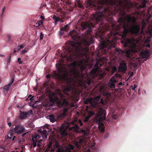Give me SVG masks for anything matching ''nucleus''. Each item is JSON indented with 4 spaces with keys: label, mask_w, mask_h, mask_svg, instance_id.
Masks as SVG:
<instances>
[{
    "label": "nucleus",
    "mask_w": 152,
    "mask_h": 152,
    "mask_svg": "<svg viewBox=\"0 0 152 152\" xmlns=\"http://www.w3.org/2000/svg\"><path fill=\"white\" fill-rule=\"evenodd\" d=\"M75 146L77 148L80 149V146L79 142L76 141L75 143Z\"/></svg>",
    "instance_id": "24"
},
{
    "label": "nucleus",
    "mask_w": 152,
    "mask_h": 152,
    "mask_svg": "<svg viewBox=\"0 0 152 152\" xmlns=\"http://www.w3.org/2000/svg\"><path fill=\"white\" fill-rule=\"evenodd\" d=\"M111 72L112 74H113L114 72L117 71V69L116 67L114 66H111Z\"/></svg>",
    "instance_id": "20"
},
{
    "label": "nucleus",
    "mask_w": 152,
    "mask_h": 152,
    "mask_svg": "<svg viewBox=\"0 0 152 152\" xmlns=\"http://www.w3.org/2000/svg\"><path fill=\"white\" fill-rule=\"evenodd\" d=\"M43 23V21L42 20L39 21L38 22L36 23V26L38 27L42 25Z\"/></svg>",
    "instance_id": "25"
},
{
    "label": "nucleus",
    "mask_w": 152,
    "mask_h": 152,
    "mask_svg": "<svg viewBox=\"0 0 152 152\" xmlns=\"http://www.w3.org/2000/svg\"><path fill=\"white\" fill-rule=\"evenodd\" d=\"M84 103L86 104H90L91 106L92 107L95 108L97 107V103L95 102H93V99L92 98H86L84 101Z\"/></svg>",
    "instance_id": "8"
},
{
    "label": "nucleus",
    "mask_w": 152,
    "mask_h": 152,
    "mask_svg": "<svg viewBox=\"0 0 152 152\" xmlns=\"http://www.w3.org/2000/svg\"><path fill=\"white\" fill-rule=\"evenodd\" d=\"M71 23L68 24L66 25L64 27L62 28L60 31V34L61 35L64 34V31H67L69 30V25Z\"/></svg>",
    "instance_id": "14"
},
{
    "label": "nucleus",
    "mask_w": 152,
    "mask_h": 152,
    "mask_svg": "<svg viewBox=\"0 0 152 152\" xmlns=\"http://www.w3.org/2000/svg\"><path fill=\"white\" fill-rule=\"evenodd\" d=\"M117 82V80L114 77H112L109 80L108 86L112 88H114L115 87V84Z\"/></svg>",
    "instance_id": "10"
},
{
    "label": "nucleus",
    "mask_w": 152,
    "mask_h": 152,
    "mask_svg": "<svg viewBox=\"0 0 152 152\" xmlns=\"http://www.w3.org/2000/svg\"><path fill=\"white\" fill-rule=\"evenodd\" d=\"M16 52V50H14V53H15Z\"/></svg>",
    "instance_id": "62"
},
{
    "label": "nucleus",
    "mask_w": 152,
    "mask_h": 152,
    "mask_svg": "<svg viewBox=\"0 0 152 152\" xmlns=\"http://www.w3.org/2000/svg\"><path fill=\"white\" fill-rule=\"evenodd\" d=\"M99 130L102 133L104 132L105 131L104 127H101V128H99Z\"/></svg>",
    "instance_id": "30"
},
{
    "label": "nucleus",
    "mask_w": 152,
    "mask_h": 152,
    "mask_svg": "<svg viewBox=\"0 0 152 152\" xmlns=\"http://www.w3.org/2000/svg\"><path fill=\"white\" fill-rule=\"evenodd\" d=\"M20 48H18L17 49V50L18 51H19V50H20Z\"/></svg>",
    "instance_id": "58"
},
{
    "label": "nucleus",
    "mask_w": 152,
    "mask_h": 152,
    "mask_svg": "<svg viewBox=\"0 0 152 152\" xmlns=\"http://www.w3.org/2000/svg\"><path fill=\"white\" fill-rule=\"evenodd\" d=\"M135 63V62L134 61H133L132 62V64H134Z\"/></svg>",
    "instance_id": "60"
},
{
    "label": "nucleus",
    "mask_w": 152,
    "mask_h": 152,
    "mask_svg": "<svg viewBox=\"0 0 152 152\" xmlns=\"http://www.w3.org/2000/svg\"><path fill=\"white\" fill-rule=\"evenodd\" d=\"M34 96H33L31 97V98H30L29 99L30 100H32L34 99Z\"/></svg>",
    "instance_id": "46"
},
{
    "label": "nucleus",
    "mask_w": 152,
    "mask_h": 152,
    "mask_svg": "<svg viewBox=\"0 0 152 152\" xmlns=\"http://www.w3.org/2000/svg\"><path fill=\"white\" fill-rule=\"evenodd\" d=\"M140 53L143 58H148V57L149 56V54L147 50L144 51H142L140 52Z\"/></svg>",
    "instance_id": "17"
},
{
    "label": "nucleus",
    "mask_w": 152,
    "mask_h": 152,
    "mask_svg": "<svg viewBox=\"0 0 152 152\" xmlns=\"http://www.w3.org/2000/svg\"><path fill=\"white\" fill-rule=\"evenodd\" d=\"M7 38H8V41L9 42H10L12 41V40L11 39V36L10 35H8L7 36Z\"/></svg>",
    "instance_id": "33"
},
{
    "label": "nucleus",
    "mask_w": 152,
    "mask_h": 152,
    "mask_svg": "<svg viewBox=\"0 0 152 152\" xmlns=\"http://www.w3.org/2000/svg\"><path fill=\"white\" fill-rule=\"evenodd\" d=\"M14 78H12L11 80L10 81V83L7 85L5 86L4 87V89L7 91L10 90V87L12 84L14 82Z\"/></svg>",
    "instance_id": "16"
},
{
    "label": "nucleus",
    "mask_w": 152,
    "mask_h": 152,
    "mask_svg": "<svg viewBox=\"0 0 152 152\" xmlns=\"http://www.w3.org/2000/svg\"><path fill=\"white\" fill-rule=\"evenodd\" d=\"M20 152H23V151H20Z\"/></svg>",
    "instance_id": "64"
},
{
    "label": "nucleus",
    "mask_w": 152,
    "mask_h": 152,
    "mask_svg": "<svg viewBox=\"0 0 152 152\" xmlns=\"http://www.w3.org/2000/svg\"><path fill=\"white\" fill-rule=\"evenodd\" d=\"M123 83L122 82H120L117 84V87H119L121 86H123Z\"/></svg>",
    "instance_id": "31"
},
{
    "label": "nucleus",
    "mask_w": 152,
    "mask_h": 152,
    "mask_svg": "<svg viewBox=\"0 0 152 152\" xmlns=\"http://www.w3.org/2000/svg\"><path fill=\"white\" fill-rule=\"evenodd\" d=\"M127 64L124 60L122 61L120 63L119 66L118 68V71L119 72L124 74L127 70Z\"/></svg>",
    "instance_id": "6"
},
{
    "label": "nucleus",
    "mask_w": 152,
    "mask_h": 152,
    "mask_svg": "<svg viewBox=\"0 0 152 152\" xmlns=\"http://www.w3.org/2000/svg\"><path fill=\"white\" fill-rule=\"evenodd\" d=\"M41 137V136L39 134L35 135L34 137H33L32 139H34L35 140H37V139L40 138Z\"/></svg>",
    "instance_id": "22"
},
{
    "label": "nucleus",
    "mask_w": 152,
    "mask_h": 152,
    "mask_svg": "<svg viewBox=\"0 0 152 152\" xmlns=\"http://www.w3.org/2000/svg\"><path fill=\"white\" fill-rule=\"evenodd\" d=\"M133 52V51L132 49L124 50H122L121 49L117 48L114 49L113 52V54L117 56L121 53H122L124 55L127 59H130V60L131 59Z\"/></svg>",
    "instance_id": "4"
},
{
    "label": "nucleus",
    "mask_w": 152,
    "mask_h": 152,
    "mask_svg": "<svg viewBox=\"0 0 152 152\" xmlns=\"http://www.w3.org/2000/svg\"><path fill=\"white\" fill-rule=\"evenodd\" d=\"M8 124L9 127H10L11 125V123L10 122H9L8 123Z\"/></svg>",
    "instance_id": "45"
},
{
    "label": "nucleus",
    "mask_w": 152,
    "mask_h": 152,
    "mask_svg": "<svg viewBox=\"0 0 152 152\" xmlns=\"http://www.w3.org/2000/svg\"><path fill=\"white\" fill-rule=\"evenodd\" d=\"M137 86L135 84L134 85V88H135L137 87Z\"/></svg>",
    "instance_id": "56"
},
{
    "label": "nucleus",
    "mask_w": 152,
    "mask_h": 152,
    "mask_svg": "<svg viewBox=\"0 0 152 152\" xmlns=\"http://www.w3.org/2000/svg\"><path fill=\"white\" fill-rule=\"evenodd\" d=\"M78 123L79 125L81 126L83 125V123H82V122L80 119H79L78 121Z\"/></svg>",
    "instance_id": "32"
},
{
    "label": "nucleus",
    "mask_w": 152,
    "mask_h": 152,
    "mask_svg": "<svg viewBox=\"0 0 152 152\" xmlns=\"http://www.w3.org/2000/svg\"><path fill=\"white\" fill-rule=\"evenodd\" d=\"M46 77L47 78H50V76L49 75H47Z\"/></svg>",
    "instance_id": "50"
},
{
    "label": "nucleus",
    "mask_w": 152,
    "mask_h": 152,
    "mask_svg": "<svg viewBox=\"0 0 152 152\" xmlns=\"http://www.w3.org/2000/svg\"><path fill=\"white\" fill-rule=\"evenodd\" d=\"M132 90H135V88H134V87H133V86H132Z\"/></svg>",
    "instance_id": "61"
},
{
    "label": "nucleus",
    "mask_w": 152,
    "mask_h": 152,
    "mask_svg": "<svg viewBox=\"0 0 152 152\" xmlns=\"http://www.w3.org/2000/svg\"><path fill=\"white\" fill-rule=\"evenodd\" d=\"M89 114L91 116L93 115L94 114V113L92 112H89Z\"/></svg>",
    "instance_id": "39"
},
{
    "label": "nucleus",
    "mask_w": 152,
    "mask_h": 152,
    "mask_svg": "<svg viewBox=\"0 0 152 152\" xmlns=\"http://www.w3.org/2000/svg\"><path fill=\"white\" fill-rule=\"evenodd\" d=\"M5 6H4L2 9V15H3V12H4L5 10Z\"/></svg>",
    "instance_id": "40"
},
{
    "label": "nucleus",
    "mask_w": 152,
    "mask_h": 152,
    "mask_svg": "<svg viewBox=\"0 0 152 152\" xmlns=\"http://www.w3.org/2000/svg\"><path fill=\"white\" fill-rule=\"evenodd\" d=\"M15 132L17 134L23 133L25 131V128L23 126L18 125L16 126L14 128Z\"/></svg>",
    "instance_id": "7"
},
{
    "label": "nucleus",
    "mask_w": 152,
    "mask_h": 152,
    "mask_svg": "<svg viewBox=\"0 0 152 152\" xmlns=\"http://www.w3.org/2000/svg\"><path fill=\"white\" fill-rule=\"evenodd\" d=\"M26 50H23L22 51V54H24L25 53H26Z\"/></svg>",
    "instance_id": "43"
},
{
    "label": "nucleus",
    "mask_w": 152,
    "mask_h": 152,
    "mask_svg": "<svg viewBox=\"0 0 152 152\" xmlns=\"http://www.w3.org/2000/svg\"><path fill=\"white\" fill-rule=\"evenodd\" d=\"M15 137H16V136H14V137L12 139V141H13L14 140L15 138Z\"/></svg>",
    "instance_id": "51"
},
{
    "label": "nucleus",
    "mask_w": 152,
    "mask_h": 152,
    "mask_svg": "<svg viewBox=\"0 0 152 152\" xmlns=\"http://www.w3.org/2000/svg\"><path fill=\"white\" fill-rule=\"evenodd\" d=\"M81 132L83 133L85 135H87V131L85 129H82L81 130Z\"/></svg>",
    "instance_id": "29"
},
{
    "label": "nucleus",
    "mask_w": 152,
    "mask_h": 152,
    "mask_svg": "<svg viewBox=\"0 0 152 152\" xmlns=\"http://www.w3.org/2000/svg\"><path fill=\"white\" fill-rule=\"evenodd\" d=\"M53 18L55 20V25L57 24V23L58 21H60L61 19L59 17H57L56 15H54L53 17Z\"/></svg>",
    "instance_id": "19"
},
{
    "label": "nucleus",
    "mask_w": 152,
    "mask_h": 152,
    "mask_svg": "<svg viewBox=\"0 0 152 152\" xmlns=\"http://www.w3.org/2000/svg\"><path fill=\"white\" fill-rule=\"evenodd\" d=\"M73 9L72 8H71L69 9V10L70 12H71L73 11Z\"/></svg>",
    "instance_id": "47"
},
{
    "label": "nucleus",
    "mask_w": 152,
    "mask_h": 152,
    "mask_svg": "<svg viewBox=\"0 0 152 152\" xmlns=\"http://www.w3.org/2000/svg\"><path fill=\"white\" fill-rule=\"evenodd\" d=\"M37 142H38V143H40L41 142V140H37Z\"/></svg>",
    "instance_id": "49"
},
{
    "label": "nucleus",
    "mask_w": 152,
    "mask_h": 152,
    "mask_svg": "<svg viewBox=\"0 0 152 152\" xmlns=\"http://www.w3.org/2000/svg\"><path fill=\"white\" fill-rule=\"evenodd\" d=\"M38 132L40 133V134L44 138L46 137L47 131L44 129H41L38 130Z\"/></svg>",
    "instance_id": "15"
},
{
    "label": "nucleus",
    "mask_w": 152,
    "mask_h": 152,
    "mask_svg": "<svg viewBox=\"0 0 152 152\" xmlns=\"http://www.w3.org/2000/svg\"><path fill=\"white\" fill-rule=\"evenodd\" d=\"M32 111L30 110L27 112H22L20 111V118L22 119L26 118L27 116H29L30 115L32 114Z\"/></svg>",
    "instance_id": "11"
},
{
    "label": "nucleus",
    "mask_w": 152,
    "mask_h": 152,
    "mask_svg": "<svg viewBox=\"0 0 152 152\" xmlns=\"http://www.w3.org/2000/svg\"><path fill=\"white\" fill-rule=\"evenodd\" d=\"M74 148V147L73 145L69 144L67 147V149L69 150H73Z\"/></svg>",
    "instance_id": "26"
},
{
    "label": "nucleus",
    "mask_w": 152,
    "mask_h": 152,
    "mask_svg": "<svg viewBox=\"0 0 152 152\" xmlns=\"http://www.w3.org/2000/svg\"><path fill=\"white\" fill-rule=\"evenodd\" d=\"M21 58H19L18 59V61L19 62L18 63L20 64H21L22 63V61H21Z\"/></svg>",
    "instance_id": "34"
},
{
    "label": "nucleus",
    "mask_w": 152,
    "mask_h": 152,
    "mask_svg": "<svg viewBox=\"0 0 152 152\" xmlns=\"http://www.w3.org/2000/svg\"><path fill=\"white\" fill-rule=\"evenodd\" d=\"M11 58V55H10L9 56V57H8V59L7 60V62L8 63H10Z\"/></svg>",
    "instance_id": "36"
},
{
    "label": "nucleus",
    "mask_w": 152,
    "mask_h": 152,
    "mask_svg": "<svg viewBox=\"0 0 152 152\" xmlns=\"http://www.w3.org/2000/svg\"><path fill=\"white\" fill-rule=\"evenodd\" d=\"M87 80L86 81V83H87L88 85H90L91 83V80L89 79H87Z\"/></svg>",
    "instance_id": "27"
},
{
    "label": "nucleus",
    "mask_w": 152,
    "mask_h": 152,
    "mask_svg": "<svg viewBox=\"0 0 152 152\" xmlns=\"http://www.w3.org/2000/svg\"><path fill=\"white\" fill-rule=\"evenodd\" d=\"M99 10L93 14L89 22L85 21L83 18L79 19L77 24L80 30L87 29L81 41L80 36L75 30L70 31V35L75 41H69L66 43V51L69 58L74 62L70 64L72 67L70 72L66 71L62 76L57 74L59 79L66 81L70 86L74 84L79 76V71L76 68L80 66L83 72L85 68L83 60L88 54V46L93 42V37L91 33V27L96 28V37L99 39L100 48L103 53L106 54L107 51L115 47V38L113 33L110 32L105 36L104 32L110 29L114 31L123 27L121 42L124 47H131L134 52L137 51V44L142 39V30L140 33V26L136 24L134 16L126 15V10L129 9H94Z\"/></svg>",
    "instance_id": "1"
},
{
    "label": "nucleus",
    "mask_w": 152,
    "mask_h": 152,
    "mask_svg": "<svg viewBox=\"0 0 152 152\" xmlns=\"http://www.w3.org/2000/svg\"><path fill=\"white\" fill-rule=\"evenodd\" d=\"M24 46H23V45H20L19 48H20V49H22L24 48Z\"/></svg>",
    "instance_id": "44"
},
{
    "label": "nucleus",
    "mask_w": 152,
    "mask_h": 152,
    "mask_svg": "<svg viewBox=\"0 0 152 152\" xmlns=\"http://www.w3.org/2000/svg\"><path fill=\"white\" fill-rule=\"evenodd\" d=\"M0 56L4 57V56L3 55H0Z\"/></svg>",
    "instance_id": "59"
},
{
    "label": "nucleus",
    "mask_w": 152,
    "mask_h": 152,
    "mask_svg": "<svg viewBox=\"0 0 152 152\" xmlns=\"http://www.w3.org/2000/svg\"><path fill=\"white\" fill-rule=\"evenodd\" d=\"M26 134V133H23V134L22 135H23V136L24 135H25Z\"/></svg>",
    "instance_id": "57"
},
{
    "label": "nucleus",
    "mask_w": 152,
    "mask_h": 152,
    "mask_svg": "<svg viewBox=\"0 0 152 152\" xmlns=\"http://www.w3.org/2000/svg\"><path fill=\"white\" fill-rule=\"evenodd\" d=\"M48 151L51 152H64L61 146L58 142H56L55 144L53 145V147L52 143L51 141L49 142L46 151Z\"/></svg>",
    "instance_id": "5"
},
{
    "label": "nucleus",
    "mask_w": 152,
    "mask_h": 152,
    "mask_svg": "<svg viewBox=\"0 0 152 152\" xmlns=\"http://www.w3.org/2000/svg\"><path fill=\"white\" fill-rule=\"evenodd\" d=\"M147 2L146 0H142L140 5L137 3H134V6L138 10L143 8L146 7V4Z\"/></svg>",
    "instance_id": "9"
},
{
    "label": "nucleus",
    "mask_w": 152,
    "mask_h": 152,
    "mask_svg": "<svg viewBox=\"0 0 152 152\" xmlns=\"http://www.w3.org/2000/svg\"><path fill=\"white\" fill-rule=\"evenodd\" d=\"M60 97L61 98V100L59 101V104L61 105V107H64L61 113L58 115V119L59 120L64 118L67 115V112L68 110L67 108H65L68 105V102L66 99L62 98L64 97V95L61 94Z\"/></svg>",
    "instance_id": "3"
},
{
    "label": "nucleus",
    "mask_w": 152,
    "mask_h": 152,
    "mask_svg": "<svg viewBox=\"0 0 152 152\" xmlns=\"http://www.w3.org/2000/svg\"><path fill=\"white\" fill-rule=\"evenodd\" d=\"M40 18L42 20H44L45 19V18L44 16H42V15H41L40 16Z\"/></svg>",
    "instance_id": "42"
},
{
    "label": "nucleus",
    "mask_w": 152,
    "mask_h": 152,
    "mask_svg": "<svg viewBox=\"0 0 152 152\" xmlns=\"http://www.w3.org/2000/svg\"><path fill=\"white\" fill-rule=\"evenodd\" d=\"M37 146L38 147H40V145L39 143H37Z\"/></svg>",
    "instance_id": "52"
},
{
    "label": "nucleus",
    "mask_w": 152,
    "mask_h": 152,
    "mask_svg": "<svg viewBox=\"0 0 152 152\" xmlns=\"http://www.w3.org/2000/svg\"><path fill=\"white\" fill-rule=\"evenodd\" d=\"M43 34H42V32H41L40 34V37H39V39L40 40H42L43 38Z\"/></svg>",
    "instance_id": "28"
},
{
    "label": "nucleus",
    "mask_w": 152,
    "mask_h": 152,
    "mask_svg": "<svg viewBox=\"0 0 152 152\" xmlns=\"http://www.w3.org/2000/svg\"><path fill=\"white\" fill-rule=\"evenodd\" d=\"M47 118L49 119L50 122L52 123H53L56 121V119L53 115H50L48 116Z\"/></svg>",
    "instance_id": "18"
},
{
    "label": "nucleus",
    "mask_w": 152,
    "mask_h": 152,
    "mask_svg": "<svg viewBox=\"0 0 152 152\" xmlns=\"http://www.w3.org/2000/svg\"><path fill=\"white\" fill-rule=\"evenodd\" d=\"M145 23H144V24H143V28H144L145 27Z\"/></svg>",
    "instance_id": "55"
},
{
    "label": "nucleus",
    "mask_w": 152,
    "mask_h": 152,
    "mask_svg": "<svg viewBox=\"0 0 152 152\" xmlns=\"http://www.w3.org/2000/svg\"><path fill=\"white\" fill-rule=\"evenodd\" d=\"M55 100L56 101H59V99L58 98H57L56 97L55 98Z\"/></svg>",
    "instance_id": "48"
},
{
    "label": "nucleus",
    "mask_w": 152,
    "mask_h": 152,
    "mask_svg": "<svg viewBox=\"0 0 152 152\" xmlns=\"http://www.w3.org/2000/svg\"><path fill=\"white\" fill-rule=\"evenodd\" d=\"M103 64H100L98 62H97L96 63L95 65V67L96 68V69H93L91 71L90 74H94L97 70V69L99 68V65L101 67H102Z\"/></svg>",
    "instance_id": "13"
},
{
    "label": "nucleus",
    "mask_w": 152,
    "mask_h": 152,
    "mask_svg": "<svg viewBox=\"0 0 152 152\" xmlns=\"http://www.w3.org/2000/svg\"><path fill=\"white\" fill-rule=\"evenodd\" d=\"M115 76L116 77L120 78L121 77V75L118 74H116L115 75Z\"/></svg>",
    "instance_id": "37"
},
{
    "label": "nucleus",
    "mask_w": 152,
    "mask_h": 152,
    "mask_svg": "<svg viewBox=\"0 0 152 152\" xmlns=\"http://www.w3.org/2000/svg\"><path fill=\"white\" fill-rule=\"evenodd\" d=\"M2 78L1 77H0V83H1L2 82Z\"/></svg>",
    "instance_id": "53"
},
{
    "label": "nucleus",
    "mask_w": 152,
    "mask_h": 152,
    "mask_svg": "<svg viewBox=\"0 0 152 152\" xmlns=\"http://www.w3.org/2000/svg\"><path fill=\"white\" fill-rule=\"evenodd\" d=\"M72 128L76 132H77L80 128L79 126L77 125H75L74 126L72 127Z\"/></svg>",
    "instance_id": "21"
},
{
    "label": "nucleus",
    "mask_w": 152,
    "mask_h": 152,
    "mask_svg": "<svg viewBox=\"0 0 152 152\" xmlns=\"http://www.w3.org/2000/svg\"><path fill=\"white\" fill-rule=\"evenodd\" d=\"M11 138V137H10L9 136H8L7 137V139H10Z\"/></svg>",
    "instance_id": "54"
},
{
    "label": "nucleus",
    "mask_w": 152,
    "mask_h": 152,
    "mask_svg": "<svg viewBox=\"0 0 152 152\" xmlns=\"http://www.w3.org/2000/svg\"><path fill=\"white\" fill-rule=\"evenodd\" d=\"M32 145L34 147H35L37 146V140H35L34 139H32Z\"/></svg>",
    "instance_id": "23"
},
{
    "label": "nucleus",
    "mask_w": 152,
    "mask_h": 152,
    "mask_svg": "<svg viewBox=\"0 0 152 152\" xmlns=\"http://www.w3.org/2000/svg\"><path fill=\"white\" fill-rule=\"evenodd\" d=\"M94 100L95 101H93V102H95L97 103V106L96 108L97 107L99 109L97 113V117L96 118V121L97 123L100 124L102 123L106 119V111L102 108H99L100 104L104 105V103L102 99H100V96H97L94 97Z\"/></svg>",
    "instance_id": "2"
},
{
    "label": "nucleus",
    "mask_w": 152,
    "mask_h": 152,
    "mask_svg": "<svg viewBox=\"0 0 152 152\" xmlns=\"http://www.w3.org/2000/svg\"><path fill=\"white\" fill-rule=\"evenodd\" d=\"M82 2L80 0L76 1L75 2V7H78L81 9H84V7L82 5Z\"/></svg>",
    "instance_id": "12"
},
{
    "label": "nucleus",
    "mask_w": 152,
    "mask_h": 152,
    "mask_svg": "<svg viewBox=\"0 0 152 152\" xmlns=\"http://www.w3.org/2000/svg\"><path fill=\"white\" fill-rule=\"evenodd\" d=\"M84 152H91L90 150L89 149L85 150Z\"/></svg>",
    "instance_id": "41"
},
{
    "label": "nucleus",
    "mask_w": 152,
    "mask_h": 152,
    "mask_svg": "<svg viewBox=\"0 0 152 152\" xmlns=\"http://www.w3.org/2000/svg\"><path fill=\"white\" fill-rule=\"evenodd\" d=\"M61 134V135L63 136L66 135V132L65 131H63L62 132Z\"/></svg>",
    "instance_id": "35"
},
{
    "label": "nucleus",
    "mask_w": 152,
    "mask_h": 152,
    "mask_svg": "<svg viewBox=\"0 0 152 152\" xmlns=\"http://www.w3.org/2000/svg\"><path fill=\"white\" fill-rule=\"evenodd\" d=\"M31 96V95L30 94V95H29L28 96V97H30Z\"/></svg>",
    "instance_id": "63"
},
{
    "label": "nucleus",
    "mask_w": 152,
    "mask_h": 152,
    "mask_svg": "<svg viewBox=\"0 0 152 152\" xmlns=\"http://www.w3.org/2000/svg\"><path fill=\"white\" fill-rule=\"evenodd\" d=\"M149 34L150 36L152 37V30H149Z\"/></svg>",
    "instance_id": "38"
}]
</instances>
